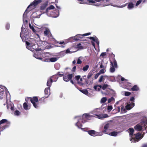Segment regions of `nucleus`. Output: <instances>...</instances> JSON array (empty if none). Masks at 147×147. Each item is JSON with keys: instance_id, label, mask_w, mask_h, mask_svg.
<instances>
[{"instance_id": "1", "label": "nucleus", "mask_w": 147, "mask_h": 147, "mask_svg": "<svg viewBox=\"0 0 147 147\" xmlns=\"http://www.w3.org/2000/svg\"><path fill=\"white\" fill-rule=\"evenodd\" d=\"M25 100L27 103L30 100L33 104V106L36 108L38 107V102L40 100V99H38V97L36 96H33L32 97H27L25 98Z\"/></svg>"}, {"instance_id": "2", "label": "nucleus", "mask_w": 147, "mask_h": 147, "mask_svg": "<svg viewBox=\"0 0 147 147\" xmlns=\"http://www.w3.org/2000/svg\"><path fill=\"white\" fill-rule=\"evenodd\" d=\"M79 3L81 4H89L92 5V4L95 3V2L92 0H77Z\"/></svg>"}, {"instance_id": "3", "label": "nucleus", "mask_w": 147, "mask_h": 147, "mask_svg": "<svg viewBox=\"0 0 147 147\" xmlns=\"http://www.w3.org/2000/svg\"><path fill=\"white\" fill-rule=\"evenodd\" d=\"M88 133L90 135L94 137L96 136H101L102 135V134H100L98 132L93 130L88 131Z\"/></svg>"}, {"instance_id": "4", "label": "nucleus", "mask_w": 147, "mask_h": 147, "mask_svg": "<svg viewBox=\"0 0 147 147\" xmlns=\"http://www.w3.org/2000/svg\"><path fill=\"white\" fill-rule=\"evenodd\" d=\"M90 117V116L88 114L85 113L83 115L82 117H81L82 118L81 121L82 123H84L87 121V120L88 118Z\"/></svg>"}, {"instance_id": "5", "label": "nucleus", "mask_w": 147, "mask_h": 147, "mask_svg": "<svg viewBox=\"0 0 147 147\" xmlns=\"http://www.w3.org/2000/svg\"><path fill=\"white\" fill-rule=\"evenodd\" d=\"M73 76V75L72 74H68L67 76L66 75L63 76V79L64 81L67 82L72 78Z\"/></svg>"}, {"instance_id": "6", "label": "nucleus", "mask_w": 147, "mask_h": 147, "mask_svg": "<svg viewBox=\"0 0 147 147\" xmlns=\"http://www.w3.org/2000/svg\"><path fill=\"white\" fill-rule=\"evenodd\" d=\"M43 34L44 36L48 38L52 37V35L49 30L48 29H46L43 32Z\"/></svg>"}, {"instance_id": "7", "label": "nucleus", "mask_w": 147, "mask_h": 147, "mask_svg": "<svg viewBox=\"0 0 147 147\" xmlns=\"http://www.w3.org/2000/svg\"><path fill=\"white\" fill-rule=\"evenodd\" d=\"M56 76L55 75H53L52 76L50 77L49 79H48L47 84V86H48L49 88H50L51 86L52 83L53 82V80L52 78H54Z\"/></svg>"}, {"instance_id": "8", "label": "nucleus", "mask_w": 147, "mask_h": 147, "mask_svg": "<svg viewBox=\"0 0 147 147\" xmlns=\"http://www.w3.org/2000/svg\"><path fill=\"white\" fill-rule=\"evenodd\" d=\"M48 3V2L47 0L45 1V3L41 6L40 8V10H44L47 6Z\"/></svg>"}, {"instance_id": "9", "label": "nucleus", "mask_w": 147, "mask_h": 147, "mask_svg": "<svg viewBox=\"0 0 147 147\" xmlns=\"http://www.w3.org/2000/svg\"><path fill=\"white\" fill-rule=\"evenodd\" d=\"M134 129L136 130L140 131L142 129V126L139 124H138L134 126Z\"/></svg>"}, {"instance_id": "10", "label": "nucleus", "mask_w": 147, "mask_h": 147, "mask_svg": "<svg viewBox=\"0 0 147 147\" xmlns=\"http://www.w3.org/2000/svg\"><path fill=\"white\" fill-rule=\"evenodd\" d=\"M30 105H28L26 102H25L23 104V107L25 110H29L30 108Z\"/></svg>"}, {"instance_id": "11", "label": "nucleus", "mask_w": 147, "mask_h": 147, "mask_svg": "<svg viewBox=\"0 0 147 147\" xmlns=\"http://www.w3.org/2000/svg\"><path fill=\"white\" fill-rule=\"evenodd\" d=\"M81 122H82L81 121V119H80L78 120V122L76 124V125L79 128H80L82 129V125L81 123Z\"/></svg>"}, {"instance_id": "12", "label": "nucleus", "mask_w": 147, "mask_h": 147, "mask_svg": "<svg viewBox=\"0 0 147 147\" xmlns=\"http://www.w3.org/2000/svg\"><path fill=\"white\" fill-rule=\"evenodd\" d=\"M139 89V87L137 85H134L131 88V90L132 91H138Z\"/></svg>"}, {"instance_id": "13", "label": "nucleus", "mask_w": 147, "mask_h": 147, "mask_svg": "<svg viewBox=\"0 0 147 147\" xmlns=\"http://www.w3.org/2000/svg\"><path fill=\"white\" fill-rule=\"evenodd\" d=\"M47 60V59H45V61L55 62L57 61V57H52L48 59L47 61L46 60Z\"/></svg>"}, {"instance_id": "14", "label": "nucleus", "mask_w": 147, "mask_h": 147, "mask_svg": "<svg viewBox=\"0 0 147 147\" xmlns=\"http://www.w3.org/2000/svg\"><path fill=\"white\" fill-rule=\"evenodd\" d=\"M143 137V136H141V135L140 133H137L135 135L136 139L137 140H139L140 139H142Z\"/></svg>"}, {"instance_id": "15", "label": "nucleus", "mask_w": 147, "mask_h": 147, "mask_svg": "<svg viewBox=\"0 0 147 147\" xmlns=\"http://www.w3.org/2000/svg\"><path fill=\"white\" fill-rule=\"evenodd\" d=\"M26 46L27 48L29 50L32 51V47L30 46V43L27 41L26 42Z\"/></svg>"}, {"instance_id": "16", "label": "nucleus", "mask_w": 147, "mask_h": 147, "mask_svg": "<svg viewBox=\"0 0 147 147\" xmlns=\"http://www.w3.org/2000/svg\"><path fill=\"white\" fill-rule=\"evenodd\" d=\"M98 65H100V67L101 68H104L105 67L104 62L103 60L101 62H99Z\"/></svg>"}, {"instance_id": "17", "label": "nucleus", "mask_w": 147, "mask_h": 147, "mask_svg": "<svg viewBox=\"0 0 147 147\" xmlns=\"http://www.w3.org/2000/svg\"><path fill=\"white\" fill-rule=\"evenodd\" d=\"M109 127V123H107L104 126V129L105 130L103 131H102V132L104 133L105 134H106V132L107 131L106 130H107Z\"/></svg>"}, {"instance_id": "18", "label": "nucleus", "mask_w": 147, "mask_h": 147, "mask_svg": "<svg viewBox=\"0 0 147 147\" xmlns=\"http://www.w3.org/2000/svg\"><path fill=\"white\" fill-rule=\"evenodd\" d=\"M98 87V91H100V89L102 87V86L101 85H95L94 86V88L95 90H96V88Z\"/></svg>"}, {"instance_id": "19", "label": "nucleus", "mask_w": 147, "mask_h": 147, "mask_svg": "<svg viewBox=\"0 0 147 147\" xmlns=\"http://www.w3.org/2000/svg\"><path fill=\"white\" fill-rule=\"evenodd\" d=\"M54 8L55 7L54 6L52 5H51L49 7L46 9L45 12L47 13L48 12L49 10L54 9Z\"/></svg>"}, {"instance_id": "20", "label": "nucleus", "mask_w": 147, "mask_h": 147, "mask_svg": "<svg viewBox=\"0 0 147 147\" xmlns=\"http://www.w3.org/2000/svg\"><path fill=\"white\" fill-rule=\"evenodd\" d=\"M111 63L112 64V67L110 68V71L111 72L113 73L115 71V68L114 67V65H113V64L112 62L111 61Z\"/></svg>"}, {"instance_id": "21", "label": "nucleus", "mask_w": 147, "mask_h": 147, "mask_svg": "<svg viewBox=\"0 0 147 147\" xmlns=\"http://www.w3.org/2000/svg\"><path fill=\"white\" fill-rule=\"evenodd\" d=\"M60 72H58V73H57V74L56 75H55L56 76L54 78H57V79L58 77H57V75H58L59 76H60V77H62V76H64V74H65V75H66L67 74H68L67 73H66V74H60Z\"/></svg>"}, {"instance_id": "22", "label": "nucleus", "mask_w": 147, "mask_h": 147, "mask_svg": "<svg viewBox=\"0 0 147 147\" xmlns=\"http://www.w3.org/2000/svg\"><path fill=\"white\" fill-rule=\"evenodd\" d=\"M118 133L116 131H113L111 132L109 134V135L113 136H116L117 135Z\"/></svg>"}, {"instance_id": "23", "label": "nucleus", "mask_w": 147, "mask_h": 147, "mask_svg": "<svg viewBox=\"0 0 147 147\" xmlns=\"http://www.w3.org/2000/svg\"><path fill=\"white\" fill-rule=\"evenodd\" d=\"M72 38L75 41H78L80 40V39L79 38L78 36V35H77L74 37H72Z\"/></svg>"}, {"instance_id": "24", "label": "nucleus", "mask_w": 147, "mask_h": 147, "mask_svg": "<svg viewBox=\"0 0 147 147\" xmlns=\"http://www.w3.org/2000/svg\"><path fill=\"white\" fill-rule=\"evenodd\" d=\"M129 135L131 136H132L133 135L134 132V129L132 128H130L129 129Z\"/></svg>"}, {"instance_id": "25", "label": "nucleus", "mask_w": 147, "mask_h": 147, "mask_svg": "<svg viewBox=\"0 0 147 147\" xmlns=\"http://www.w3.org/2000/svg\"><path fill=\"white\" fill-rule=\"evenodd\" d=\"M134 97H131L130 99V101L132 102L131 103V105H132V107H133L134 106Z\"/></svg>"}, {"instance_id": "26", "label": "nucleus", "mask_w": 147, "mask_h": 147, "mask_svg": "<svg viewBox=\"0 0 147 147\" xmlns=\"http://www.w3.org/2000/svg\"><path fill=\"white\" fill-rule=\"evenodd\" d=\"M93 75V73L92 72L90 71L89 73L87 76L88 79H90L92 77Z\"/></svg>"}, {"instance_id": "27", "label": "nucleus", "mask_w": 147, "mask_h": 147, "mask_svg": "<svg viewBox=\"0 0 147 147\" xmlns=\"http://www.w3.org/2000/svg\"><path fill=\"white\" fill-rule=\"evenodd\" d=\"M134 7V4L132 3H129L127 7L128 9H131Z\"/></svg>"}, {"instance_id": "28", "label": "nucleus", "mask_w": 147, "mask_h": 147, "mask_svg": "<svg viewBox=\"0 0 147 147\" xmlns=\"http://www.w3.org/2000/svg\"><path fill=\"white\" fill-rule=\"evenodd\" d=\"M81 92L84 94L87 95L88 94V92L86 89H84L80 90Z\"/></svg>"}, {"instance_id": "29", "label": "nucleus", "mask_w": 147, "mask_h": 147, "mask_svg": "<svg viewBox=\"0 0 147 147\" xmlns=\"http://www.w3.org/2000/svg\"><path fill=\"white\" fill-rule=\"evenodd\" d=\"M112 62L113 63L114 67L115 68H117V61L114 58L113 59V62Z\"/></svg>"}, {"instance_id": "30", "label": "nucleus", "mask_w": 147, "mask_h": 147, "mask_svg": "<svg viewBox=\"0 0 147 147\" xmlns=\"http://www.w3.org/2000/svg\"><path fill=\"white\" fill-rule=\"evenodd\" d=\"M50 90V88L48 87L45 90V95H48L49 93V90Z\"/></svg>"}, {"instance_id": "31", "label": "nucleus", "mask_w": 147, "mask_h": 147, "mask_svg": "<svg viewBox=\"0 0 147 147\" xmlns=\"http://www.w3.org/2000/svg\"><path fill=\"white\" fill-rule=\"evenodd\" d=\"M89 65H86L85 66L83 67V70L84 71H87L89 67Z\"/></svg>"}, {"instance_id": "32", "label": "nucleus", "mask_w": 147, "mask_h": 147, "mask_svg": "<svg viewBox=\"0 0 147 147\" xmlns=\"http://www.w3.org/2000/svg\"><path fill=\"white\" fill-rule=\"evenodd\" d=\"M131 106H132V105H131V104H128L126 106L127 109V110L130 109L132 108V107H131Z\"/></svg>"}, {"instance_id": "33", "label": "nucleus", "mask_w": 147, "mask_h": 147, "mask_svg": "<svg viewBox=\"0 0 147 147\" xmlns=\"http://www.w3.org/2000/svg\"><path fill=\"white\" fill-rule=\"evenodd\" d=\"M107 100V98L106 97H103L102 98L101 100V102L102 103L105 102Z\"/></svg>"}, {"instance_id": "34", "label": "nucleus", "mask_w": 147, "mask_h": 147, "mask_svg": "<svg viewBox=\"0 0 147 147\" xmlns=\"http://www.w3.org/2000/svg\"><path fill=\"white\" fill-rule=\"evenodd\" d=\"M7 122V119H3L0 121V125Z\"/></svg>"}, {"instance_id": "35", "label": "nucleus", "mask_w": 147, "mask_h": 147, "mask_svg": "<svg viewBox=\"0 0 147 147\" xmlns=\"http://www.w3.org/2000/svg\"><path fill=\"white\" fill-rule=\"evenodd\" d=\"M92 83H93L92 81H90V82H89L88 80L86 79L85 84H86L89 85L90 84H92Z\"/></svg>"}, {"instance_id": "36", "label": "nucleus", "mask_w": 147, "mask_h": 147, "mask_svg": "<svg viewBox=\"0 0 147 147\" xmlns=\"http://www.w3.org/2000/svg\"><path fill=\"white\" fill-rule=\"evenodd\" d=\"M108 86H109L107 84H105L103 85L102 87V90H104Z\"/></svg>"}, {"instance_id": "37", "label": "nucleus", "mask_w": 147, "mask_h": 147, "mask_svg": "<svg viewBox=\"0 0 147 147\" xmlns=\"http://www.w3.org/2000/svg\"><path fill=\"white\" fill-rule=\"evenodd\" d=\"M76 46L77 48L79 49H83V47L81 46V44L80 43L78 44Z\"/></svg>"}, {"instance_id": "38", "label": "nucleus", "mask_w": 147, "mask_h": 147, "mask_svg": "<svg viewBox=\"0 0 147 147\" xmlns=\"http://www.w3.org/2000/svg\"><path fill=\"white\" fill-rule=\"evenodd\" d=\"M104 76H100V77L99 78V79L98 80V82H101L103 80H105V78H104Z\"/></svg>"}, {"instance_id": "39", "label": "nucleus", "mask_w": 147, "mask_h": 147, "mask_svg": "<svg viewBox=\"0 0 147 147\" xmlns=\"http://www.w3.org/2000/svg\"><path fill=\"white\" fill-rule=\"evenodd\" d=\"M114 100H115V98L113 97H111V98L108 99V103H110L112 101Z\"/></svg>"}, {"instance_id": "40", "label": "nucleus", "mask_w": 147, "mask_h": 147, "mask_svg": "<svg viewBox=\"0 0 147 147\" xmlns=\"http://www.w3.org/2000/svg\"><path fill=\"white\" fill-rule=\"evenodd\" d=\"M80 57H79L77 60V64H80L82 63V61H81L80 59Z\"/></svg>"}, {"instance_id": "41", "label": "nucleus", "mask_w": 147, "mask_h": 147, "mask_svg": "<svg viewBox=\"0 0 147 147\" xmlns=\"http://www.w3.org/2000/svg\"><path fill=\"white\" fill-rule=\"evenodd\" d=\"M105 69L104 68H102L101 70H100L99 72L98 73L100 74H101L104 73L105 72Z\"/></svg>"}, {"instance_id": "42", "label": "nucleus", "mask_w": 147, "mask_h": 147, "mask_svg": "<svg viewBox=\"0 0 147 147\" xmlns=\"http://www.w3.org/2000/svg\"><path fill=\"white\" fill-rule=\"evenodd\" d=\"M131 94L130 92H125V96H128L130 95Z\"/></svg>"}, {"instance_id": "43", "label": "nucleus", "mask_w": 147, "mask_h": 147, "mask_svg": "<svg viewBox=\"0 0 147 147\" xmlns=\"http://www.w3.org/2000/svg\"><path fill=\"white\" fill-rule=\"evenodd\" d=\"M143 123H144V127L146 129L147 127V120L144 122Z\"/></svg>"}, {"instance_id": "44", "label": "nucleus", "mask_w": 147, "mask_h": 147, "mask_svg": "<svg viewBox=\"0 0 147 147\" xmlns=\"http://www.w3.org/2000/svg\"><path fill=\"white\" fill-rule=\"evenodd\" d=\"M29 27L32 30L34 31V32L35 31V30L34 29V28L32 26H31V24H29Z\"/></svg>"}, {"instance_id": "45", "label": "nucleus", "mask_w": 147, "mask_h": 147, "mask_svg": "<svg viewBox=\"0 0 147 147\" xmlns=\"http://www.w3.org/2000/svg\"><path fill=\"white\" fill-rule=\"evenodd\" d=\"M142 0H139L136 3V6H137L139 5L142 2Z\"/></svg>"}, {"instance_id": "46", "label": "nucleus", "mask_w": 147, "mask_h": 147, "mask_svg": "<svg viewBox=\"0 0 147 147\" xmlns=\"http://www.w3.org/2000/svg\"><path fill=\"white\" fill-rule=\"evenodd\" d=\"M20 112L18 110H16L15 111V114L16 115H20Z\"/></svg>"}, {"instance_id": "47", "label": "nucleus", "mask_w": 147, "mask_h": 147, "mask_svg": "<svg viewBox=\"0 0 147 147\" xmlns=\"http://www.w3.org/2000/svg\"><path fill=\"white\" fill-rule=\"evenodd\" d=\"M10 25L9 24H7L6 25V26H5L6 29L7 30H9V28H10Z\"/></svg>"}, {"instance_id": "48", "label": "nucleus", "mask_w": 147, "mask_h": 147, "mask_svg": "<svg viewBox=\"0 0 147 147\" xmlns=\"http://www.w3.org/2000/svg\"><path fill=\"white\" fill-rule=\"evenodd\" d=\"M80 78V76L79 75L77 76H75V78L76 80L77 81H78L79 80Z\"/></svg>"}, {"instance_id": "49", "label": "nucleus", "mask_w": 147, "mask_h": 147, "mask_svg": "<svg viewBox=\"0 0 147 147\" xmlns=\"http://www.w3.org/2000/svg\"><path fill=\"white\" fill-rule=\"evenodd\" d=\"M3 94V91H2L0 92V99H2L3 98L2 95H1L2 94Z\"/></svg>"}, {"instance_id": "50", "label": "nucleus", "mask_w": 147, "mask_h": 147, "mask_svg": "<svg viewBox=\"0 0 147 147\" xmlns=\"http://www.w3.org/2000/svg\"><path fill=\"white\" fill-rule=\"evenodd\" d=\"M107 53L106 52L102 53L100 56H102L103 57L106 55Z\"/></svg>"}, {"instance_id": "51", "label": "nucleus", "mask_w": 147, "mask_h": 147, "mask_svg": "<svg viewBox=\"0 0 147 147\" xmlns=\"http://www.w3.org/2000/svg\"><path fill=\"white\" fill-rule=\"evenodd\" d=\"M100 74H99L98 73L96 74H95V75L94 76V78L95 79H96L100 75Z\"/></svg>"}, {"instance_id": "52", "label": "nucleus", "mask_w": 147, "mask_h": 147, "mask_svg": "<svg viewBox=\"0 0 147 147\" xmlns=\"http://www.w3.org/2000/svg\"><path fill=\"white\" fill-rule=\"evenodd\" d=\"M112 107L111 106H108L107 107V109L108 110L111 111L112 109Z\"/></svg>"}, {"instance_id": "53", "label": "nucleus", "mask_w": 147, "mask_h": 147, "mask_svg": "<svg viewBox=\"0 0 147 147\" xmlns=\"http://www.w3.org/2000/svg\"><path fill=\"white\" fill-rule=\"evenodd\" d=\"M94 41L98 45H99V42L98 40V39L97 38H96L95 39V41Z\"/></svg>"}, {"instance_id": "54", "label": "nucleus", "mask_w": 147, "mask_h": 147, "mask_svg": "<svg viewBox=\"0 0 147 147\" xmlns=\"http://www.w3.org/2000/svg\"><path fill=\"white\" fill-rule=\"evenodd\" d=\"M103 117L104 118H107L109 117L108 115L106 114H104L103 115Z\"/></svg>"}, {"instance_id": "55", "label": "nucleus", "mask_w": 147, "mask_h": 147, "mask_svg": "<svg viewBox=\"0 0 147 147\" xmlns=\"http://www.w3.org/2000/svg\"><path fill=\"white\" fill-rule=\"evenodd\" d=\"M76 68V66H74L72 68V71L73 72H75Z\"/></svg>"}, {"instance_id": "56", "label": "nucleus", "mask_w": 147, "mask_h": 147, "mask_svg": "<svg viewBox=\"0 0 147 147\" xmlns=\"http://www.w3.org/2000/svg\"><path fill=\"white\" fill-rule=\"evenodd\" d=\"M90 34H91L89 32V33H86V34H83V36H86L90 35Z\"/></svg>"}, {"instance_id": "57", "label": "nucleus", "mask_w": 147, "mask_h": 147, "mask_svg": "<svg viewBox=\"0 0 147 147\" xmlns=\"http://www.w3.org/2000/svg\"><path fill=\"white\" fill-rule=\"evenodd\" d=\"M78 35V37L80 39L82 38V37L84 36L83 34H79Z\"/></svg>"}, {"instance_id": "58", "label": "nucleus", "mask_w": 147, "mask_h": 147, "mask_svg": "<svg viewBox=\"0 0 147 147\" xmlns=\"http://www.w3.org/2000/svg\"><path fill=\"white\" fill-rule=\"evenodd\" d=\"M89 38L91 39V40H93L94 41H95V38L94 37H90V38Z\"/></svg>"}, {"instance_id": "59", "label": "nucleus", "mask_w": 147, "mask_h": 147, "mask_svg": "<svg viewBox=\"0 0 147 147\" xmlns=\"http://www.w3.org/2000/svg\"><path fill=\"white\" fill-rule=\"evenodd\" d=\"M35 50L36 51H41V49H39V48L35 49Z\"/></svg>"}, {"instance_id": "60", "label": "nucleus", "mask_w": 147, "mask_h": 147, "mask_svg": "<svg viewBox=\"0 0 147 147\" xmlns=\"http://www.w3.org/2000/svg\"><path fill=\"white\" fill-rule=\"evenodd\" d=\"M59 44H60V45H62V44H64V45H65V42L64 41H62V42H59Z\"/></svg>"}, {"instance_id": "61", "label": "nucleus", "mask_w": 147, "mask_h": 147, "mask_svg": "<svg viewBox=\"0 0 147 147\" xmlns=\"http://www.w3.org/2000/svg\"><path fill=\"white\" fill-rule=\"evenodd\" d=\"M42 43L43 44L45 45H46L47 43V42L46 41H43Z\"/></svg>"}, {"instance_id": "62", "label": "nucleus", "mask_w": 147, "mask_h": 147, "mask_svg": "<svg viewBox=\"0 0 147 147\" xmlns=\"http://www.w3.org/2000/svg\"><path fill=\"white\" fill-rule=\"evenodd\" d=\"M23 34V35L24 36V33H22V31L20 33V37L22 38V34Z\"/></svg>"}, {"instance_id": "63", "label": "nucleus", "mask_w": 147, "mask_h": 147, "mask_svg": "<svg viewBox=\"0 0 147 147\" xmlns=\"http://www.w3.org/2000/svg\"><path fill=\"white\" fill-rule=\"evenodd\" d=\"M70 51L69 49H67L66 50V53H70Z\"/></svg>"}, {"instance_id": "64", "label": "nucleus", "mask_w": 147, "mask_h": 147, "mask_svg": "<svg viewBox=\"0 0 147 147\" xmlns=\"http://www.w3.org/2000/svg\"><path fill=\"white\" fill-rule=\"evenodd\" d=\"M142 147H147V145L146 144H144Z\"/></svg>"}]
</instances>
